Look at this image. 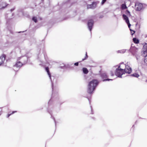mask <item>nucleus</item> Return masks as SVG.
<instances>
[{"mask_svg": "<svg viewBox=\"0 0 147 147\" xmlns=\"http://www.w3.org/2000/svg\"><path fill=\"white\" fill-rule=\"evenodd\" d=\"M98 84V82L96 80L94 79L91 81L88 84L87 92L90 94L92 93L96 86Z\"/></svg>", "mask_w": 147, "mask_h": 147, "instance_id": "f257e3e1", "label": "nucleus"}, {"mask_svg": "<svg viewBox=\"0 0 147 147\" xmlns=\"http://www.w3.org/2000/svg\"><path fill=\"white\" fill-rule=\"evenodd\" d=\"M120 67V65L116 69L115 74L118 77L122 78L121 76L125 73L124 69L121 68Z\"/></svg>", "mask_w": 147, "mask_h": 147, "instance_id": "f03ea898", "label": "nucleus"}, {"mask_svg": "<svg viewBox=\"0 0 147 147\" xmlns=\"http://www.w3.org/2000/svg\"><path fill=\"white\" fill-rule=\"evenodd\" d=\"M142 55L144 57L147 56V44H146L144 45L142 49Z\"/></svg>", "mask_w": 147, "mask_h": 147, "instance_id": "7ed1b4c3", "label": "nucleus"}, {"mask_svg": "<svg viewBox=\"0 0 147 147\" xmlns=\"http://www.w3.org/2000/svg\"><path fill=\"white\" fill-rule=\"evenodd\" d=\"M94 24V21L92 19L89 20L88 22V26L90 31L91 32Z\"/></svg>", "mask_w": 147, "mask_h": 147, "instance_id": "20e7f679", "label": "nucleus"}, {"mask_svg": "<svg viewBox=\"0 0 147 147\" xmlns=\"http://www.w3.org/2000/svg\"><path fill=\"white\" fill-rule=\"evenodd\" d=\"M125 68L124 69V73H128L129 74H130L131 72V67L126 64L125 65Z\"/></svg>", "mask_w": 147, "mask_h": 147, "instance_id": "39448f33", "label": "nucleus"}, {"mask_svg": "<svg viewBox=\"0 0 147 147\" xmlns=\"http://www.w3.org/2000/svg\"><path fill=\"white\" fill-rule=\"evenodd\" d=\"M135 6L136 7V10L138 11L141 10L143 8V5L141 3H136Z\"/></svg>", "mask_w": 147, "mask_h": 147, "instance_id": "423d86ee", "label": "nucleus"}, {"mask_svg": "<svg viewBox=\"0 0 147 147\" xmlns=\"http://www.w3.org/2000/svg\"><path fill=\"white\" fill-rule=\"evenodd\" d=\"M97 5V3L96 2H93L92 4L90 5H88L87 6L88 9L91 8L94 9L96 7Z\"/></svg>", "mask_w": 147, "mask_h": 147, "instance_id": "0eeeda50", "label": "nucleus"}, {"mask_svg": "<svg viewBox=\"0 0 147 147\" xmlns=\"http://www.w3.org/2000/svg\"><path fill=\"white\" fill-rule=\"evenodd\" d=\"M45 70H46V71L47 72L48 74L49 75V77L50 78V80L51 82L52 87H53V80H52V78H51V73L49 71V68L48 67H46Z\"/></svg>", "mask_w": 147, "mask_h": 147, "instance_id": "6e6552de", "label": "nucleus"}, {"mask_svg": "<svg viewBox=\"0 0 147 147\" xmlns=\"http://www.w3.org/2000/svg\"><path fill=\"white\" fill-rule=\"evenodd\" d=\"M5 55L4 54L0 57V65L3 63L5 60Z\"/></svg>", "mask_w": 147, "mask_h": 147, "instance_id": "1a4fd4ad", "label": "nucleus"}, {"mask_svg": "<svg viewBox=\"0 0 147 147\" xmlns=\"http://www.w3.org/2000/svg\"><path fill=\"white\" fill-rule=\"evenodd\" d=\"M23 65V64L20 62L18 61L14 65V69H15L16 68H20Z\"/></svg>", "mask_w": 147, "mask_h": 147, "instance_id": "9d476101", "label": "nucleus"}, {"mask_svg": "<svg viewBox=\"0 0 147 147\" xmlns=\"http://www.w3.org/2000/svg\"><path fill=\"white\" fill-rule=\"evenodd\" d=\"M7 5L6 3L5 2H3L0 5V9H2L4 8Z\"/></svg>", "mask_w": 147, "mask_h": 147, "instance_id": "9b49d317", "label": "nucleus"}, {"mask_svg": "<svg viewBox=\"0 0 147 147\" xmlns=\"http://www.w3.org/2000/svg\"><path fill=\"white\" fill-rule=\"evenodd\" d=\"M123 18L125 20V21L126 23H127V22H129V19L127 17L125 14H123Z\"/></svg>", "mask_w": 147, "mask_h": 147, "instance_id": "f8f14e48", "label": "nucleus"}, {"mask_svg": "<svg viewBox=\"0 0 147 147\" xmlns=\"http://www.w3.org/2000/svg\"><path fill=\"white\" fill-rule=\"evenodd\" d=\"M82 70L83 73L85 74H87L88 72V70L86 68H83L82 69Z\"/></svg>", "mask_w": 147, "mask_h": 147, "instance_id": "ddd939ff", "label": "nucleus"}, {"mask_svg": "<svg viewBox=\"0 0 147 147\" xmlns=\"http://www.w3.org/2000/svg\"><path fill=\"white\" fill-rule=\"evenodd\" d=\"M134 42L138 44L139 43V40L136 38H134L133 39Z\"/></svg>", "mask_w": 147, "mask_h": 147, "instance_id": "4468645a", "label": "nucleus"}, {"mask_svg": "<svg viewBox=\"0 0 147 147\" xmlns=\"http://www.w3.org/2000/svg\"><path fill=\"white\" fill-rule=\"evenodd\" d=\"M126 51V50L125 49H123L121 50H119L117 51V53H125Z\"/></svg>", "mask_w": 147, "mask_h": 147, "instance_id": "2eb2a0df", "label": "nucleus"}, {"mask_svg": "<svg viewBox=\"0 0 147 147\" xmlns=\"http://www.w3.org/2000/svg\"><path fill=\"white\" fill-rule=\"evenodd\" d=\"M131 76L136 78H138L139 76V75L137 73L132 74H131Z\"/></svg>", "mask_w": 147, "mask_h": 147, "instance_id": "dca6fc26", "label": "nucleus"}, {"mask_svg": "<svg viewBox=\"0 0 147 147\" xmlns=\"http://www.w3.org/2000/svg\"><path fill=\"white\" fill-rule=\"evenodd\" d=\"M101 76L103 78H107V75L106 73H103L101 74Z\"/></svg>", "mask_w": 147, "mask_h": 147, "instance_id": "f3484780", "label": "nucleus"}, {"mask_svg": "<svg viewBox=\"0 0 147 147\" xmlns=\"http://www.w3.org/2000/svg\"><path fill=\"white\" fill-rule=\"evenodd\" d=\"M125 13L127 15L129 16H131V14L130 13V12L128 11V10H127L125 12Z\"/></svg>", "mask_w": 147, "mask_h": 147, "instance_id": "a211bd4d", "label": "nucleus"}, {"mask_svg": "<svg viewBox=\"0 0 147 147\" xmlns=\"http://www.w3.org/2000/svg\"><path fill=\"white\" fill-rule=\"evenodd\" d=\"M127 8L126 5L125 4H122L121 5V8L123 9H126Z\"/></svg>", "mask_w": 147, "mask_h": 147, "instance_id": "6ab92c4d", "label": "nucleus"}, {"mask_svg": "<svg viewBox=\"0 0 147 147\" xmlns=\"http://www.w3.org/2000/svg\"><path fill=\"white\" fill-rule=\"evenodd\" d=\"M32 20L35 22H37V18L36 17H33L32 18Z\"/></svg>", "mask_w": 147, "mask_h": 147, "instance_id": "aec40b11", "label": "nucleus"}, {"mask_svg": "<svg viewBox=\"0 0 147 147\" xmlns=\"http://www.w3.org/2000/svg\"><path fill=\"white\" fill-rule=\"evenodd\" d=\"M17 112V111H13L12 112V113L11 114H8L7 115V117H9V116L13 114L14 113H16V112Z\"/></svg>", "mask_w": 147, "mask_h": 147, "instance_id": "412c9836", "label": "nucleus"}, {"mask_svg": "<svg viewBox=\"0 0 147 147\" xmlns=\"http://www.w3.org/2000/svg\"><path fill=\"white\" fill-rule=\"evenodd\" d=\"M88 57L87 55V53L86 52V56L85 57V58L84 59H82V61H84V60L86 59Z\"/></svg>", "mask_w": 147, "mask_h": 147, "instance_id": "4be33fe9", "label": "nucleus"}, {"mask_svg": "<svg viewBox=\"0 0 147 147\" xmlns=\"http://www.w3.org/2000/svg\"><path fill=\"white\" fill-rule=\"evenodd\" d=\"M130 30L131 31V34L132 35H133L134 34L135 32L134 31L132 30L131 29H130Z\"/></svg>", "mask_w": 147, "mask_h": 147, "instance_id": "5701e85b", "label": "nucleus"}, {"mask_svg": "<svg viewBox=\"0 0 147 147\" xmlns=\"http://www.w3.org/2000/svg\"><path fill=\"white\" fill-rule=\"evenodd\" d=\"M126 23H127V24L128 25V27L129 28L130 27V26H131V24H130L129 23V22H127Z\"/></svg>", "mask_w": 147, "mask_h": 147, "instance_id": "b1692460", "label": "nucleus"}, {"mask_svg": "<svg viewBox=\"0 0 147 147\" xmlns=\"http://www.w3.org/2000/svg\"><path fill=\"white\" fill-rule=\"evenodd\" d=\"M107 0H102L101 3L102 5H103L106 1Z\"/></svg>", "mask_w": 147, "mask_h": 147, "instance_id": "393cba45", "label": "nucleus"}, {"mask_svg": "<svg viewBox=\"0 0 147 147\" xmlns=\"http://www.w3.org/2000/svg\"><path fill=\"white\" fill-rule=\"evenodd\" d=\"M109 80H112V79H106L103 80V81H109Z\"/></svg>", "mask_w": 147, "mask_h": 147, "instance_id": "a878e982", "label": "nucleus"}, {"mask_svg": "<svg viewBox=\"0 0 147 147\" xmlns=\"http://www.w3.org/2000/svg\"><path fill=\"white\" fill-rule=\"evenodd\" d=\"M78 64H79L78 62H76L74 63V65H75L76 66H78Z\"/></svg>", "mask_w": 147, "mask_h": 147, "instance_id": "bb28decb", "label": "nucleus"}, {"mask_svg": "<svg viewBox=\"0 0 147 147\" xmlns=\"http://www.w3.org/2000/svg\"><path fill=\"white\" fill-rule=\"evenodd\" d=\"M62 65H62V66H61L60 67L61 68H63V67L65 66V65H64V64H63Z\"/></svg>", "mask_w": 147, "mask_h": 147, "instance_id": "cd10ccee", "label": "nucleus"}, {"mask_svg": "<svg viewBox=\"0 0 147 147\" xmlns=\"http://www.w3.org/2000/svg\"><path fill=\"white\" fill-rule=\"evenodd\" d=\"M24 59L26 60V61H27V58L26 57H24Z\"/></svg>", "mask_w": 147, "mask_h": 147, "instance_id": "c85d7f7f", "label": "nucleus"}, {"mask_svg": "<svg viewBox=\"0 0 147 147\" xmlns=\"http://www.w3.org/2000/svg\"><path fill=\"white\" fill-rule=\"evenodd\" d=\"M113 75H113V73L112 71H111V76H113Z\"/></svg>", "mask_w": 147, "mask_h": 147, "instance_id": "c756f323", "label": "nucleus"}, {"mask_svg": "<svg viewBox=\"0 0 147 147\" xmlns=\"http://www.w3.org/2000/svg\"><path fill=\"white\" fill-rule=\"evenodd\" d=\"M14 9V8L10 10V11L11 12V11H13Z\"/></svg>", "mask_w": 147, "mask_h": 147, "instance_id": "7c9ffc66", "label": "nucleus"}, {"mask_svg": "<svg viewBox=\"0 0 147 147\" xmlns=\"http://www.w3.org/2000/svg\"><path fill=\"white\" fill-rule=\"evenodd\" d=\"M103 16H100L99 18H102L103 17Z\"/></svg>", "mask_w": 147, "mask_h": 147, "instance_id": "2f4dec72", "label": "nucleus"}, {"mask_svg": "<svg viewBox=\"0 0 147 147\" xmlns=\"http://www.w3.org/2000/svg\"><path fill=\"white\" fill-rule=\"evenodd\" d=\"M54 121H55V125H56V121H55V119L54 118Z\"/></svg>", "mask_w": 147, "mask_h": 147, "instance_id": "473e14b6", "label": "nucleus"}, {"mask_svg": "<svg viewBox=\"0 0 147 147\" xmlns=\"http://www.w3.org/2000/svg\"><path fill=\"white\" fill-rule=\"evenodd\" d=\"M52 78L53 79H54V77H53V76H52Z\"/></svg>", "mask_w": 147, "mask_h": 147, "instance_id": "72a5a7b5", "label": "nucleus"}, {"mask_svg": "<svg viewBox=\"0 0 147 147\" xmlns=\"http://www.w3.org/2000/svg\"><path fill=\"white\" fill-rule=\"evenodd\" d=\"M90 107H91V111H92V107L91 106Z\"/></svg>", "mask_w": 147, "mask_h": 147, "instance_id": "f704fd0d", "label": "nucleus"}, {"mask_svg": "<svg viewBox=\"0 0 147 147\" xmlns=\"http://www.w3.org/2000/svg\"><path fill=\"white\" fill-rule=\"evenodd\" d=\"M50 101H51V100H49V103L50 102Z\"/></svg>", "mask_w": 147, "mask_h": 147, "instance_id": "c9c22d12", "label": "nucleus"}, {"mask_svg": "<svg viewBox=\"0 0 147 147\" xmlns=\"http://www.w3.org/2000/svg\"><path fill=\"white\" fill-rule=\"evenodd\" d=\"M144 61H145V62H146L145 60H144Z\"/></svg>", "mask_w": 147, "mask_h": 147, "instance_id": "e433bc0d", "label": "nucleus"}, {"mask_svg": "<svg viewBox=\"0 0 147 147\" xmlns=\"http://www.w3.org/2000/svg\"><path fill=\"white\" fill-rule=\"evenodd\" d=\"M92 114H93V113H92Z\"/></svg>", "mask_w": 147, "mask_h": 147, "instance_id": "4c0bfd02", "label": "nucleus"}, {"mask_svg": "<svg viewBox=\"0 0 147 147\" xmlns=\"http://www.w3.org/2000/svg\"><path fill=\"white\" fill-rule=\"evenodd\" d=\"M146 81L147 82V80H146Z\"/></svg>", "mask_w": 147, "mask_h": 147, "instance_id": "58836bf2", "label": "nucleus"}]
</instances>
